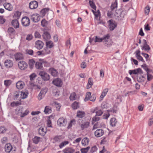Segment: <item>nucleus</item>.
<instances>
[{"instance_id":"nucleus-54","label":"nucleus","mask_w":153,"mask_h":153,"mask_svg":"<svg viewBox=\"0 0 153 153\" xmlns=\"http://www.w3.org/2000/svg\"><path fill=\"white\" fill-rule=\"evenodd\" d=\"M30 86L31 87H36V88H38L39 89H40L41 88L40 86L36 85H34L33 83L32 82H30Z\"/></svg>"},{"instance_id":"nucleus-41","label":"nucleus","mask_w":153,"mask_h":153,"mask_svg":"<svg viewBox=\"0 0 153 153\" xmlns=\"http://www.w3.org/2000/svg\"><path fill=\"white\" fill-rule=\"evenodd\" d=\"M93 84L92 79L91 78H89L88 79V82L87 86V88H90L92 85Z\"/></svg>"},{"instance_id":"nucleus-9","label":"nucleus","mask_w":153,"mask_h":153,"mask_svg":"<svg viewBox=\"0 0 153 153\" xmlns=\"http://www.w3.org/2000/svg\"><path fill=\"white\" fill-rule=\"evenodd\" d=\"M28 92L27 91H19V95H21V97H19V99L18 100H21V99H24L27 97L28 94Z\"/></svg>"},{"instance_id":"nucleus-20","label":"nucleus","mask_w":153,"mask_h":153,"mask_svg":"<svg viewBox=\"0 0 153 153\" xmlns=\"http://www.w3.org/2000/svg\"><path fill=\"white\" fill-rule=\"evenodd\" d=\"M89 142V140L88 138L85 137L83 138L81 142L82 145L84 146H86L88 145Z\"/></svg>"},{"instance_id":"nucleus-48","label":"nucleus","mask_w":153,"mask_h":153,"mask_svg":"<svg viewBox=\"0 0 153 153\" xmlns=\"http://www.w3.org/2000/svg\"><path fill=\"white\" fill-rule=\"evenodd\" d=\"M91 96V93L90 92H88L86 94L85 97L84 99L85 101H86L90 99Z\"/></svg>"},{"instance_id":"nucleus-59","label":"nucleus","mask_w":153,"mask_h":153,"mask_svg":"<svg viewBox=\"0 0 153 153\" xmlns=\"http://www.w3.org/2000/svg\"><path fill=\"white\" fill-rule=\"evenodd\" d=\"M4 85L6 86L9 85L11 83V81L10 80H6L4 81Z\"/></svg>"},{"instance_id":"nucleus-64","label":"nucleus","mask_w":153,"mask_h":153,"mask_svg":"<svg viewBox=\"0 0 153 153\" xmlns=\"http://www.w3.org/2000/svg\"><path fill=\"white\" fill-rule=\"evenodd\" d=\"M150 7L149 6L146 7L145 9V12L146 14H148L149 12Z\"/></svg>"},{"instance_id":"nucleus-1","label":"nucleus","mask_w":153,"mask_h":153,"mask_svg":"<svg viewBox=\"0 0 153 153\" xmlns=\"http://www.w3.org/2000/svg\"><path fill=\"white\" fill-rule=\"evenodd\" d=\"M117 0L112 3L111 6V10L108 11L107 16L109 17L118 20L122 19L124 16V14L121 10H117Z\"/></svg>"},{"instance_id":"nucleus-22","label":"nucleus","mask_w":153,"mask_h":153,"mask_svg":"<svg viewBox=\"0 0 153 153\" xmlns=\"http://www.w3.org/2000/svg\"><path fill=\"white\" fill-rule=\"evenodd\" d=\"M15 59L16 60H19L22 59L23 58V54L20 53H17L15 55Z\"/></svg>"},{"instance_id":"nucleus-30","label":"nucleus","mask_w":153,"mask_h":153,"mask_svg":"<svg viewBox=\"0 0 153 153\" xmlns=\"http://www.w3.org/2000/svg\"><path fill=\"white\" fill-rule=\"evenodd\" d=\"M49 71L51 74L53 76H56L58 74L57 71L53 68H51L49 70Z\"/></svg>"},{"instance_id":"nucleus-12","label":"nucleus","mask_w":153,"mask_h":153,"mask_svg":"<svg viewBox=\"0 0 153 153\" xmlns=\"http://www.w3.org/2000/svg\"><path fill=\"white\" fill-rule=\"evenodd\" d=\"M143 41V45L142 47V49L148 52L150 50V48L149 46L147 44L146 41V40L144 39Z\"/></svg>"},{"instance_id":"nucleus-46","label":"nucleus","mask_w":153,"mask_h":153,"mask_svg":"<svg viewBox=\"0 0 153 153\" xmlns=\"http://www.w3.org/2000/svg\"><path fill=\"white\" fill-rule=\"evenodd\" d=\"M21 15V13L19 11H17L14 14L13 17L15 19H18Z\"/></svg>"},{"instance_id":"nucleus-34","label":"nucleus","mask_w":153,"mask_h":153,"mask_svg":"<svg viewBox=\"0 0 153 153\" xmlns=\"http://www.w3.org/2000/svg\"><path fill=\"white\" fill-rule=\"evenodd\" d=\"M92 11L95 16V19H97L98 17L100 16V13L99 10H98L97 11H94L93 10H92Z\"/></svg>"},{"instance_id":"nucleus-16","label":"nucleus","mask_w":153,"mask_h":153,"mask_svg":"<svg viewBox=\"0 0 153 153\" xmlns=\"http://www.w3.org/2000/svg\"><path fill=\"white\" fill-rule=\"evenodd\" d=\"M24 82L20 81L18 82L16 84V87L19 89H22L25 86Z\"/></svg>"},{"instance_id":"nucleus-32","label":"nucleus","mask_w":153,"mask_h":153,"mask_svg":"<svg viewBox=\"0 0 153 153\" xmlns=\"http://www.w3.org/2000/svg\"><path fill=\"white\" fill-rule=\"evenodd\" d=\"M117 122V120L114 118H112L110 120V125L113 127L116 126V124Z\"/></svg>"},{"instance_id":"nucleus-39","label":"nucleus","mask_w":153,"mask_h":153,"mask_svg":"<svg viewBox=\"0 0 153 153\" xmlns=\"http://www.w3.org/2000/svg\"><path fill=\"white\" fill-rule=\"evenodd\" d=\"M40 138L37 136H35L33 139V143L36 144H38L39 142Z\"/></svg>"},{"instance_id":"nucleus-4","label":"nucleus","mask_w":153,"mask_h":153,"mask_svg":"<svg viewBox=\"0 0 153 153\" xmlns=\"http://www.w3.org/2000/svg\"><path fill=\"white\" fill-rule=\"evenodd\" d=\"M129 73L130 74H136L137 75L142 74H143V71L140 68H138L132 70H129Z\"/></svg>"},{"instance_id":"nucleus-10","label":"nucleus","mask_w":153,"mask_h":153,"mask_svg":"<svg viewBox=\"0 0 153 153\" xmlns=\"http://www.w3.org/2000/svg\"><path fill=\"white\" fill-rule=\"evenodd\" d=\"M104 130L102 129H98L94 132V135L97 137H100L102 136L104 134Z\"/></svg>"},{"instance_id":"nucleus-14","label":"nucleus","mask_w":153,"mask_h":153,"mask_svg":"<svg viewBox=\"0 0 153 153\" xmlns=\"http://www.w3.org/2000/svg\"><path fill=\"white\" fill-rule=\"evenodd\" d=\"M38 6V3L36 1H31L29 4L30 8L31 9H34L36 8Z\"/></svg>"},{"instance_id":"nucleus-63","label":"nucleus","mask_w":153,"mask_h":153,"mask_svg":"<svg viewBox=\"0 0 153 153\" xmlns=\"http://www.w3.org/2000/svg\"><path fill=\"white\" fill-rule=\"evenodd\" d=\"M96 98V97L95 95H92L91 96L89 100L92 102H94Z\"/></svg>"},{"instance_id":"nucleus-56","label":"nucleus","mask_w":153,"mask_h":153,"mask_svg":"<svg viewBox=\"0 0 153 153\" xmlns=\"http://www.w3.org/2000/svg\"><path fill=\"white\" fill-rule=\"evenodd\" d=\"M147 72V80L150 81L153 78V76L152 75L149 74V71Z\"/></svg>"},{"instance_id":"nucleus-13","label":"nucleus","mask_w":153,"mask_h":153,"mask_svg":"<svg viewBox=\"0 0 153 153\" xmlns=\"http://www.w3.org/2000/svg\"><path fill=\"white\" fill-rule=\"evenodd\" d=\"M43 43L41 41H37L35 43V47L38 50L42 49L43 46Z\"/></svg>"},{"instance_id":"nucleus-45","label":"nucleus","mask_w":153,"mask_h":153,"mask_svg":"<svg viewBox=\"0 0 153 153\" xmlns=\"http://www.w3.org/2000/svg\"><path fill=\"white\" fill-rule=\"evenodd\" d=\"M19 91H16L14 93V97L15 100H18V99H19V97H21V95H19Z\"/></svg>"},{"instance_id":"nucleus-35","label":"nucleus","mask_w":153,"mask_h":153,"mask_svg":"<svg viewBox=\"0 0 153 153\" xmlns=\"http://www.w3.org/2000/svg\"><path fill=\"white\" fill-rule=\"evenodd\" d=\"M35 67L38 69H41L42 68L43 66L41 62H37L35 64Z\"/></svg>"},{"instance_id":"nucleus-52","label":"nucleus","mask_w":153,"mask_h":153,"mask_svg":"<svg viewBox=\"0 0 153 153\" xmlns=\"http://www.w3.org/2000/svg\"><path fill=\"white\" fill-rule=\"evenodd\" d=\"M21 102H20L17 101L16 102H12L11 103V105L12 106H17L21 104Z\"/></svg>"},{"instance_id":"nucleus-8","label":"nucleus","mask_w":153,"mask_h":153,"mask_svg":"<svg viewBox=\"0 0 153 153\" xmlns=\"http://www.w3.org/2000/svg\"><path fill=\"white\" fill-rule=\"evenodd\" d=\"M110 37V36L109 34H107L105 36H104L102 38H100L98 37L97 36L95 37V42H100L104 40H108Z\"/></svg>"},{"instance_id":"nucleus-43","label":"nucleus","mask_w":153,"mask_h":153,"mask_svg":"<svg viewBox=\"0 0 153 153\" xmlns=\"http://www.w3.org/2000/svg\"><path fill=\"white\" fill-rule=\"evenodd\" d=\"M26 53L30 56H32L34 53L33 51L31 49H27L25 50Z\"/></svg>"},{"instance_id":"nucleus-51","label":"nucleus","mask_w":153,"mask_h":153,"mask_svg":"<svg viewBox=\"0 0 153 153\" xmlns=\"http://www.w3.org/2000/svg\"><path fill=\"white\" fill-rule=\"evenodd\" d=\"M41 23V25L43 27L46 26L48 24L47 21L45 19H42Z\"/></svg>"},{"instance_id":"nucleus-17","label":"nucleus","mask_w":153,"mask_h":153,"mask_svg":"<svg viewBox=\"0 0 153 153\" xmlns=\"http://www.w3.org/2000/svg\"><path fill=\"white\" fill-rule=\"evenodd\" d=\"M5 66L7 68L11 67L13 65V62L11 60L9 59L6 60L4 63Z\"/></svg>"},{"instance_id":"nucleus-15","label":"nucleus","mask_w":153,"mask_h":153,"mask_svg":"<svg viewBox=\"0 0 153 153\" xmlns=\"http://www.w3.org/2000/svg\"><path fill=\"white\" fill-rule=\"evenodd\" d=\"M31 19L34 22H37L40 20V17L38 14H33L31 16Z\"/></svg>"},{"instance_id":"nucleus-27","label":"nucleus","mask_w":153,"mask_h":153,"mask_svg":"<svg viewBox=\"0 0 153 153\" xmlns=\"http://www.w3.org/2000/svg\"><path fill=\"white\" fill-rule=\"evenodd\" d=\"M13 26L15 28H17L19 27V23L18 20L17 19L13 20L11 22Z\"/></svg>"},{"instance_id":"nucleus-11","label":"nucleus","mask_w":153,"mask_h":153,"mask_svg":"<svg viewBox=\"0 0 153 153\" xmlns=\"http://www.w3.org/2000/svg\"><path fill=\"white\" fill-rule=\"evenodd\" d=\"M108 23L109 25V28L111 30H113L117 26V25L115 23V22L112 19L108 21Z\"/></svg>"},{"instance_id":"nucleus-28","label":"nucleus","mask_w":153,"mask_h":153,"mask_svg":"<svg viewBox=\"0 0 153 153\" xmlns=\"http://www.w3.org/2000/svg\"><path fill=\"white\" fill-rule=\"evenodd\" d=\"M145 78L144 76L139 74L137 76V80L138 82H141L144 81Z\"/></svg>"},{"instance_id":"nucleus-57","label":"nucleus","mask_w":153,"mask_h":153,"mask_svg":"<svg viewBox=\"0 0 153 153\" xmlns=\"http://www.w3.org/2000/svg\"><path fill=\"white\" fill-rule=\"evenodd\" d=\"M36 76V75L35 73H33L31 74L30 76V78L31 81H32L33 80Z\"/></svg>"},{"instance_id":"nucleus-23","label":"nucleus","mask_w":153,"mask_h":153,"mask_svg":"<svg viewBox=\"0 0 153 153\" xmlns=\"http://www.w3.org/2000/svg\"><path fill=\"white\" fill-rule=\"evenodd\" d=\"M44 40L46 41L47 40L51 38V36L49 33L47 32H45L42 35Z\"/></svg>"},{"instance_id":"nucleus-6","label":"nucleus","mask_w":153,"mask_h":153,"mask_svg":"<svg viewBox=\"0 0 153 153\" xmlns=\"http://www.w3.org/2000/svg\"><path fill=\"white\" fill-rule=\"evenodd\" d=\"M18 65L20 69L23 70L26 69L27 67V65L24 61H20L19 62Z\"/></svg>"},{"instance_id":"nucleus-44","label":"nucleus","mask_w":153,"mask_h":153,"mask_svg":"<svg viewBox=\"0 0 153 153\" xmlns=\"http://www.w3.org/2000/svg\"><path fill=\"white\" fill-rule=\"evenodd\" d=\"M100 119V117L98 116L95 115V116L94 117L92 120V124H93L96 121H99Z\"/></svg>"},{"instance_id":"nucleus-62","label":"nucleus","mask_w":153,"mask_h":153,"mask_svg":"<svg viewBox=\"0 0 153 153\" xmlns=\"http://www.w3.org/2000/svg\"><path fill=\"white\" fill-rule=\"evenodd\" d=\"M100 71V76L102 78H103L104 77V71L103 69H101Z\"/></svg>"},{"instance_id":"nucleus-60","label":"nucleus","mask_w":153,"mask_h":153,"mask_svg":"<svg viewBox=\"0 0 153 153\" xmlns=\"http://www.w3.org/2000/svg\"><path fill=\"white\" fill-rule=\"evenodd\" d=\"M110 116V114L108 112L107 113H105L103 116V119H107Z\"/></svg>"},{"instance_id":"nucleus-47","label":"nucleus","mask_w":153,"mask_h":153,"mask_svg":"<svg viewBox=\"0 0 153 153\" xmlns=\"http://www.w3.org/2000/svg\"><path fill=\"white\" fill-rule=\"evenodd\" d=\"M90 147L88 146L85 148L81 149L80 151L82 153H87L90 149Z\"/></svg>"},{"instance_id":"nucleus-29","label":"nucleus","mask_w":153,"mask_h":153,"mask_svg":"<svg viewBox=\"0 0 153 153\" xmlns=\"http://www.w3.org/2000/svg\"><path fill=\"white\" fill-rule=\"evenodd\" d=\"M90 123L88 122H86L83 123L81 125V128L82 130H84L87 128L89 126Z\"/></svg>"},{"instance_id":"nucleus-31","label":"nucleus","mask_w":153,"mask_h":153,"mask_svg":"<svg viewBox=\"0 0 153 153\" xmlns=\"http://www.w3.org/2000/svg\"><path fill=\"white\" fill-rule=\"evenodd\" d=\"M94 111H96L95 113L96 114V115L98 116H101L103 113V111L102 110H98L97 107L96 108L94 109Z\"/></svg>"},{"instance_id":"nucleus-38","label":"nucleus","mask_w":153,"mask_h":153,"mask_svg":"<svg viewBox=\"0 0 153 153\" xmlns=\"http://www.w3.org/2000/svg\"><path fill=\"white\" fill-rule=\"evenodd\" d=\"M85 115V113L84 111H78L77 112L76 116L79 118H82L84 117Z\"/></svg>"},{"instance_id":"nucleus-61","label":"nucleus","mask_w":153,"mask_h":153,"mask_svg":"<svg viewBox=\"0 0 153 153\" xmlns=\"http://www.w3.org/2000/svg\"><path fill=\"white\" fill-rule=\"evenodd\" d=\"M34 36L36 38H40L41 35L38 32L36 31L35 33Z\"/></svg>"},{"instance_id":"nucleus-26","label":"nucleus","mask_w":153,"mask_h":153,"mask_svg":"<svg viewBox=\"0 0 153 153\" xmlns=\"http://www.w3.org/2000/svg\"><path fill=\"white\" fill-rule=\"evenodd\" d=\"M4 6L6 9L9 11H11L13 7L11 4L9 3H5L4 4Z\"/></svg>"},{"instance_id":"nucleus-2","label":"nucleus","mask_w":153,"mask_h":153,"mask_svg":"<svg viewBox=\"0 0 153 153\" xmlns=\"http://www.w3.org/2000/svg\"><path fill=\"white\" fill-rule=\"evenodd\" d=\"M23 108L22 107H19L17 108L15 110V113L18 115H19L21 117H23L26 116L29 113L28 110H26L24 112H22Z\"/></svg>"},{"instance_id":"nucleus-33","label":"nucleus","mask_w":153,"mask_h":153,"mask_svg":"<svg viewBox=\"0 0 153 153\" xmlns=\"http://www.w3.org/2000/svg\"><path fill=\"white\" fill-rule=\"evenodd\" d=\"M49 10V9L48 8H44L43 9H42L40 11V14L42 16H44L46 13L48 12Z\"/></svg>"},{"instance_id":"nucleus-49","label":"nucleus","mask_w":153,"mask_h":153,"mask_svg":"<svg viewBox=\"0 0 153 153\" xmlns=\"http://www.w3.org/2000/svg\"><path fill=\"white\" fill-rule=\"evenodd\" d=\"M89 3L91 7L92 8L96 10V7L93 1H91V0H90L89 1Z\"/></svg>"},{"instance_id":"nucleus-21","label":"nucleus","mask_w":153,"mask_h":153,"mask_svg":"<svg viewBox=\"0 0 153 153\" xmlns=\"http://www.w3.org/2000/svg\"><path fill=\"white\" fill-rule=\"evenodd\" d=\"M74 151V149L71 147L65 148L63 151L64 153H73Z\"/></svg>"},{"instance_id":"nucleus-5","label":"nucleus","mask_w":153,"mask_h":153,"mask_svg":"<svg viewBox=\"0 0 153 153\" xmlns=\"http://www.w3.org/2000/svg\"><path fill=\"white\" fill-rule=\"evenodd\" d=\"M22 23L24 26H28L30 23L29 19L27 16L23 17L22 19Z\"/></svg>"},{"instance_id":"nucleus-37","label":"nucleus","mask_w":153,"mask_h":153,"mask_svg":"<svg viewBox=\"0 0 153 153\" xmlns=\"http://www.w3.org/2000/svg\"><path fill=\"white\" fill-rule=\"evenodd\" d=\"M72 107L74 109H76L78 108L79 107V104L78 102L76 101L74 102L72 105Z\"/></svg>"},{"instance_id":"nucleus-40","label":"nucleus","mask_w":153,"mask_h":153,"mask_svg":"<svg viewBox=\"0 0 153 153\" xmlns=\"http://www.w3.org/2000/svg\"><path fill=\"white\" fill-rule=\"evenodd\" d=\"M46 45L48 48H52L53 45V42L51 41H46Z\"/></svg>"},{"instance_id":"nucleus-18","label":"nucleus","mask_w":153,"mask_h":153,"mask_svg":"<svg viewBox=\"0 0 153 153\" xmlns=\"http://www.w3.org/2000/svg\"><path fill=\"white\" fill-rule=\"evenodd\" d=\"M53 84L57 86H61L62 84L61 79L59 78H57L53 81Z\"/></svg>"},{"instance_id":"nucleus-42","label":"nucleus","mask_w":153,"mask_h":153,"mask_svg":"<svg viewBox=\"0 0 153 153\" xmlns=\"http://www.w3.org/2000/svg\"><path fill=\"white\" fill-rule=\"evenodd\" d=\"M70 99L71 100L73 101L76 99V95L75 93L71 94L70 96Z\"/></svg>"},{"instance_id":"nucleus-24","label":"nucleus","mask_w":153,"mask_h":153,"mask_svg":"<svg viewBox=\"0 0 153 153\" xmlns=\"http://www.w3.org/2000/svg\"><path fill=\"white\" fill-rule=\"evenodd\" d=\"M4 148L6 152L7 153L10 152L12 149V146L10 143L6 144Z\"/></svg>"},{"instance_id":"nucleus-55","label":"nucleus","mask_w":153,"mask_h":153,"mask_svg":"<svg viewBox=\"0 0 153 153\" xmlns=\"http://www.w3.org/2000/svg\"><path fill=\"white\" fill-rule=\"evenodd\" d=\"M47 92V89L46 88L42 89L40 92V94H41L43 96H45V94Z\"/></svg>"},{"instance_id":"nucleus-58","label":"nucleus","mask_w":153,"mask_h":153,"mask_svg":"<svg viewBox=\"0 0 153 153\" xmlns=\"http://www.w3.org/2000/svg\"><path fill=\"white\" fill-rule=\"evenodd\" d=\"M6 131L5 128L3 126L0 127V133H3Z\"/></svg>"},{"instance_id":"nucleus-7","label":"nucleus","mask_w":153,"mask_h":153,"mask_svg":"<svg viewBox=\"0 0 153 153\" xmlns=\"http://www.w3.org/2000/svg\"><path fill=\"white\" fill-rule=\"evenodd\" d=\"M67 123V120L64 118H59L57 121V124L60 126H65Z\"/></svg>"},{"instance_id":"nucleus-25","label":"nucleus","mask_w":153,"mask_h":153,"mask_svg":"<svg viewBox=\"0 0 153 153\" xmlns=\"http://www.w3.org/2000/svg\"><path fill=\"white\" fill-rule=\"evenodd\" d=\"M47 131L46 128H44L42 127H40L39 130V134L42 135H44L46 134Z\"/></svg>"},{"instance_id":"nucleus-36","label":"nucleus","mask_w":153,"mask_h":153,"mask_svg":"<svg viewBox=\"0 0 153 153\" xmlns=\"http://www.w3.org/2000/svg\"><path fill=\"white\" fill-rule=\"evenodd\" d=\"M44 111L46 114H49L51 112V108L49 106H46L45 108Z\"/></svg>"},{"instance_id":"nucleus-53","label":"nucleus","mask_w":153,"mask_h":153,"mask_svg":"<svg viewBox=\"0 0 153 153\" xmlns=\"http://www.w3.org/2000/svg\"><path fill=\"white\" fill-rule=\"evenodd\" d=\"M33 36L31 34H28L27 35L25 39L27 41H29L32 39Z\"/></svg>"},{"instance_id":"nucleus-50","label":"nucleus","mask_w":153,"mask_h":153,"mask_svg":"<svg viewBox=\"0 0 153 153\" xmlns=\"http://www.w3.org/2000/svg\"><path fill=\"white\" fill-rule=\"evenodd\" d=\"M75 122H76V121L75 120H71L70 121L69 123V125L68 127V128L69 129L70 128H71L72 127V126L73 125H74L75 124Z\"/></svg>"},{"instance_id":"nucleus-19","label":"nucleus","mask_w":153,"mask_h":153,"mask_svg":"<svg viewBox=\"0 0 153 153\" xmlns=\"http://www.w3.org/2000/svg\"><path fill=\"white\" fill-rule=\"evenodd\" d=\"M140 51L139 50H137L135 52L136 53V56L137 58L140 61H141L143 62H145V61L143 60V57L140 55Z\"/></svg>"},{"instance_id":"nucleus-3","label":"nucleus","mask_w":153,"mask_h":153,"mask_svg":"<svg viewBox=\"0 0 153 153\" xmlns=\"http://www.w3.org/2000/svg\"><path fill=\"white\" fill-rule=\"evenodd\" d=\"M39 75L44 81L48 80L50 79V75L49 74L45 71H40L39 72Z\"/></svg>"}]
</instances>
